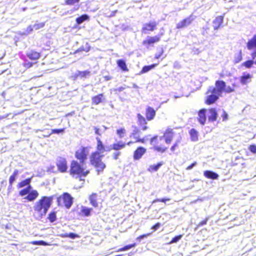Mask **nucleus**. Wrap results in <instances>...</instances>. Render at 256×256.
I'll list each match as a JSON object with an SVG mask.
<instances>
[{
	"label": "nucleus",
	"instance_id": "f257e3e1",
	"mask_svg": "<svg viewBox=\"0 0 256 256\" xmlns=\"http://www.w3.org/2000/svg\"><path fill=\"white\" fill-rule=\"evenodd\" d=\"M238 86L234 83L232 86H226V83L222 80H217L215 82V87H211L206 92L204 104L211 105L214 104L219 99L222 92L229 94L235 91Z\"/></svg>",
	"mask_w": 256,
	"mask_h": 256
},
{
	"label": "nucleus",
	"instance_id": "f03ea898",
	"mask_svg": "<svg viewBox=\"0 0 256 256\" xmlns=\"http://www.w3.org/2000/svg\"><path fill=\"white\" fill-rule=\"evenodd\" d=\"M174 134V128H168L164 131L163 136H154L150 140V144L153 146V150L158 152H165L168 150V147L164 145L162 142L163 138L165 142L169 144L172 142Z\"/></svg>",
	"mask_w": 256,
	"mask_h": 256
},
{
	"label": "nucleus",
	"instance_id": "7ed1b4c3",
	"mask_svg": "<svg viewBox=\"0 0 256 256\" xmlns=\"http://www.w3.org/2000/svg\"><path fill=\"white\" fill-rule=\"evenodd\" d=\"M54 196H42L34 206V214L38 218H42L46 214L51 206Z\"/></svg>",
	"mask_w": 256,
	"mask_h": 256
},
{
	"label": "nucleus",
	"instance_id": "20e7f679",
	"mask_svg": "<svg viewBox=\"0 0 256 256\" xmlns=\"http://www.w3.org/2000/svg\"><path fill=\"white\" fill-rule=\"evenodd\" d=\"M32 180V177L28 178L22 180L17 184V188H18L26 186V188L20 190L19 194L21 196L27 194L24 198L28 202H34L39 196L38 192L36 190H32V187L30 184Z\"/></svg>",
	"mask_w": 256,
	"mask_h": 256
},
{
	"label": "nucleus",
	"instance_id": "39448f33",
	"mask_svg": "<svg viewBox=\"0 0 256 256\" xmlns=\"http://www.w3.org/2000/svg\"><path fill=\"white\" fill-rule=\"evenodd\" d=\"M82 164L72 160L70 164V174L78 178L80 180H82V177H86L90 173V170L84 168Z\"/></svg>",
	"mask_w": 256,
	"mask_h": 256
},
{
	"label": "nucleus",
	"instance_id": "423d86ee",
	"mask_svg": "<svg viewBox=\"0 0 256 256\" xmlns=\"http://www.w3.org/2000/svg\"><path fill=\"white\" fill-rule=\"evenodd\" d=\"M156 115V110L152 107L148 106L146 109L145 116L144 117L140 114H137L138 124L142 130L148 128L147 120L150 121L154 119Z\"/></svg>",
	"mask_w": 256,
	"mask_h": 256
},
{
	"label": "nucleus",
	"instance_id": "0eeeda50",
	"mask_svg": "<svg viewBox=\"0 0 256 256\" xmlns=\"http://www.w3.org/2000/svg\"><path fill=\"white\" fill-rule=\"evenodd\" d=\"M103 154H99L98 152H92L90 156V164L96 168L98 174L102 173L106 168V164L102 162Z\"/></svg>",
	"mask_w": 256,
	"mask_h": 256
},
{
	"label": "nucleus",
	"instance_id": "6e6552de",
	"mask_svg": "<svg viewBox=\"0 0 256 256\" xmlns=\"http://www.w3.org/2000/svg\"><path fill=\"white\" fill-rule=\"evenodd\" d=\"M26 56L30 61L25 60L22 65L26 69H28L38 63L42 54L40 52L36 49H29L26 52Z\"/></svg>",
	"mask_w": 256,
	"mask_h": 256
},
{
	"label": "nucleus",
	"instance_id": "1a4fd4ad",
	"mask_svg": "<svg viewBox=\"0 0 256 256\" xmlns=\"http://www.w3.org/2000/svg\"><path fill=\"white\" fill-rule=\"evenodd\" d=\"M73 198L68 192H64L56 198L57 205L70 209L73 204Z\"/></svg>",
	"mask_w": 256,
	"mask_h": 256
},
{
	"label": "nucleus",
	"instance_id": "9d476101",
	"mask_svg": "<svg viewBox=\"0 0 256 256\" xmlns=\"http://www.w3.org/2000/svg\"><path fill=\"white\" fill-rule=\"evenodd\" d=\"M142 132L140 129L138 128L135 126L134 128L132 130V132L130 133V138L134 140V141H129L127 144L130 146L134 143H141L144 144L147 140V138L146 136L142 137L141 136Z\"/></svg>",
	"mask_w": 256,
	"mask_h": 256
},
{
	"label": "nucleus",
	"instance_id": "9b49d317",
	"mask_svg": "<svg viewBox=\"0 0 256 256\" xmlns=\"http://www.w3.org/2000/svg\"><path fill=\"white\" fill-rule=\"evenodd\" d=\"M164 35V33L160 32L154 36H148L146 38L142 41V44L147 48L150 47H153L155 44L158 43L160 41L161 38Z\"/></svg>",
	"mask_w": 256,
	"mask_h": 256
},
{
	"label": "nucleus",
	"instance_id": "f8f14e48",
	"mask_svg": "<svg viewBox=\"0 0 256 256\" xmlns=\"http://www.w3.org/2000/svg\"><path fill=\"white\" fill-rule=\"evenodd\" d=\"M88 154V148L82 146L80 149L75 152V158L80 160V163H84L87 160Z\"/></svg>",
	"mask_w": 256,
	"mask_h": 256
},
{
	"label": "nucleus",
	"instance_id": "ddd939ff",
	"mask_svg": "<svg viewBox=\"0 0 256 256\" xmlns=\"http://www.w3.org/2000/svg\"><path fill=\"white\" fill-rule=\"evenodd\" d=\"M246 47L248 50L252 52L250 56L252 60H254L256 58V34L248 41Z\"/></svg>",
	"mask_w": 256,
	"mask_h": 256
},
{
	"label": "nucleus",
	"instance_id": "4468645a",
	"mask_svg": "<svg viewBox=\"0 0 256 256\" xmlns=\"http://www.w3.org/2000/svg\"><path fill=\"white\" fill-rule=\"evenodd\" d=\"M58 170L60 172H65L68 170L67 161L66 158L59 157L56 161Z\"/></svg>",
	"mask_w": 256,
	"mask_h": 256
},
{
	"label": "nucleus",
	"instance_id": "2eb2a0df",
	"mask_svg": "<svg viewBox=\"0 0 256 256\" xmlns=\"http://www.w3.org/2000/svg\"><path fill=\"white\" fill-rule=\"evenodd\" d=\"M193 21L194 18H192L191 16L186 18L176 24V28L178 30L184 28L191 24Z\"/></svg>",
	"mask_w": 256,
	"mask_h": 256
},
{
	"label": "nucleus",
	"instance_id": "dca6fc26",
	"mask_svg": "<svg viewBox=\"0 0 256 256\" xmlns=\"http://www.w3.org/2000/svg\"><path fill=\"white\" fill-rule=\"evenodd\" d=\"M157 24L154 22H150L144 24L142 28V32L144 34H148L149 32H153L156 30Z\"/></svg>",
	"mask_w": 256,
	"mask_h": 256
},
{
	"label": "nucleus",
	"instance_id": "f3484780",
	"mask_svg": "<svg viewBox=\"0 0 256 256\" xmlns=\"http://www.w3.org/2000/svg\"><path fill=\"white\" fill-rule=\"evenodd\" d=\"M146 149L142 146H138L134 152L133 158L134 160H139L146 153Z\"/></svg>",
	"mask_w": 256,
	"mask_h": 256
},
{
	"label": "nucleus",
	"instance_id": "a211bd4d",
	"mask_svg": "<svg viewBox=\"0 0 256 256\" xmlns=\"http://www.w3.org/2000/svg\"><path fill=\"white\" fill-rule=\"evenodd\" d=\"M208 116L209 122H214L216 120L218 114L215 108H211L208 110Z\"/></svg>",
	"mask_w": 256,
	"mask_h": 256
},
{
	"label": "nucleus",
	"instance_id": "6ab92c4d",
	"mask_svg": "<svg viewBox=\"0 0 256 256\" xmlns=\"http://www.w3.org/2000/svg\"><path fill=\"white\" fill-rule=\"evenodd\" d=\"M206 108H202L198 110V120L200 124L204 125L206 124Z\"/></svg>",
	"mask_w": 256,
	"mask_h": 256
},
{
	"label": "nucleus",
	"instance_id": "aec40b11",
	"mask_svg": "<svg viewBox=\"0 0 256 256\" xmlns=\"http://www.w3.org/2000/svg\"><path fill=\"white\" fill-rule=\"evenodd\" d=\"M19 174V172L18 170H15L12 174L10 176L8 180V190L10 192L12 188V184L16 181L18 176Z\"/></svg>",
	"mask_w": 256,
	"mask_h": 256
},
{
	"label": "nucleus",
	"instance_id": "412c9836",
	"mask_svg": "<svg viewBox=\"0 0 256 256\" xmlns=\"http://www.w3.org/2000/svg\"><path fill=\"white\" fill-rule=\"evenodd\" d=\"M128 145L127 143L124 142L122 141H119L112 144L111 148H109L108 150L110 151L111 149L115 151L119 152L120 150L124 148L126 146Z\"/></svg>",
	"mask_w": 256,
	"mask_h": 256
},
{
	"label": "nucleus",
	"instance_id": "4be33fe9",
	"mask_svg": "<svg viewBox=\"0 0 256 256\" xmlns=\"http://www.w3.org/2000/svg\"><path fill=\"white\" fill-rule=\"evenodd\" d=\"M96 140L97 143L96 146V150L94 152H98L99 154H101L106 151L105 146L100 138L96 137Z\"/></svg>",
	"mask_w": 256,
	"mask_h": 256
},
{
	"label": "nucleus",
	"instance_id": "5701e85b",
	"mask_svg": "<svg viewBox=\"0 0 256 256\" xmlns=\"http://www.w3.org/2000/svg\"><path fill=\"white\" fill-rule=\"evenodd\" d=\"M224 20V16H216L212 21V26L214 30H217L220 28Z\"/></svg>",
	"mask_w": 256,
	"mask_h": 256
},
{
	"label": "nucleus",
	"instance_id": "b1692460",
	"mask_svg": "<svg viewBox=\"0 0 256 256\" xmlns=\"http://www.w3.org/2000/svg\"><path fill=\"white\" fill-rule=\"evenodd\" d=\"M104 95L103 94H98L92 98V104L94 105H98L103 102Z\"/></svg>",
	"mask_w": 256,
	"mask_h": 256
},
{
	"label": "nucleus",
	"instance_id": "393cba45",
	"mask_svg": "<svg viewBox=\"0 0 256 256\" xmlns=\"http://www.w3.org/2000/svg\"><path fill=\"white\" fill-rule=\"evenodd\" d=\"M252 76L250 74H245L244 73L240 78V81L241 84L244 85L248 84L252 78Z\"/></svg>",
	"mask_w": 256,
	"mask_h": 256
},
{
	"label": "nucleus",
	"instance_id": "a878e982",
	"mask_svg": "<svg viewBox=\"0 0 256 256\" xmlns=\"http://www.w3.org/2000/svg\"><path fill=\"white\" fill-rule=\"evenodd\" d=\"M90 74V72L89 70L78 71L76 74H75L72 76L74 80L80 78H86Z\"/></svg>",
	"mask_w": 256,
	"mask_h": 256
},
{
	"label": "nucleus",
	"instance_id": "bb28decb",
	"mask_svg": "<svg viewBox=\"0 0 256 256\" xmlns=\"http://www.w3.org/2000/svg\"><path fill=\"white\" fill-rule=\"evenodd\" d=\"M204 175L206 178L212 180H216L219 176L218 174L211 170L204 171Z\"/></svg>",
	"mask_w": 256,
	"mask_h": 256
},
{
	"label": "nucleus",
	"instance_id": "cd10ccee",
	"mask_svg": "<svg viewBox=\"0 0 256 256\" xmlns=\"http://www.w3.org/2000/svg\"><path fill=\"white\" fill-rule=\"evenodd\" d=\"M89 200L90 204L94 207L98 206V194L96 193L92 194L89 196Z\"/></svg>",
	"mask_w": 256,
	"mask_h": 256
},
{
	"label": "nucleus",
	"instance_id": "c85d7f7f",
	"mask_svg": "<svg viewBox=\"0 0 256 256\" xmlns=\"http://www.w3.org/2000/svg\"><path fill=\"white\" fill-rule=\"evenodd\" d=\"M116 64L118 68L123 72H127L128 71V68L124 60L119 59L117 60Z\"/></svg>",
	"mask_w": 256,
	"mask_h": 256
},
{
	"label": "nucleus",
	"instance_id": "c756f323",
	"mask_svg": "<svg viewBox=\"0 0 256 256\" xmlns=\"http://www.w3.org/2000/svg\"><path fill=\"white\" fill-rule=\"evenodd\" d=\"M92 209V208H87L86 206H82L80 212V214L84 216H90Z\"/></svg>",
	"mask_w": 256,
	"mask_h": 256
},
{
	"label": "nucleus",
	"instance_id": "7c9ffc66",
	"mask_svg": "<svg viewBox=\"0 0 256 256\" xmlns=\"http://www.w3.org/2000/svg\"><path fill=\"white\" fill-rule=\"evenodd\" d=\"M94 130L96 134L100 136L107 130V128L104 126H96L94 127Z\"/></svg>",
	"mask_w": 256,
	"mask_h": 256
},
{
	"label": "nucleus",
	"instance_id": "2f4dec72",
	"mask_svg": "<svg viewBox=\"0 0 256 256\" xmlns=\"http://www.w3.org/2000/svg\"><path fill=\"white\" fill-rule=\"evenodd\" d=\"M190 134L191 140L196 142L198 140V132L194 128H192L190 130Z\"/></svg>",
	"mask_w": 256,
	"mask_h": 256
},
{
	"label": "nucleus",
	"instance_id": "473e14b6",
	"mask_svg": "<svg viewBox=\"0 0 256 256\" xmlns=\"http://www.w3.org/2000/svg\"><path fill=\"white\" fill-rule=\"evenodd\" d=\"M157 65H158L157 64H154L150 66H143L140 72V74H144V73H146V72H149L152 69L155 68Z\"/></svg>",
	"mask_w": 256,
	"mask_h": 256
},
{
	"label": "nucleus",
	"instance_id": "72a5a7b5",
	"mask_svg": "<svg viewBox=\"0 0 256 256\" xmlns=\"http://www.w3.org/2000/svg\"><path fill=\"white\" fill-rule=\"evenodd\" d=\"M89 20V16L86 14H84L81 15L80 16L77 18L76 20V22L77 24H80L82 22H83L84 21L88 20Z\"/></svg>",
	"mask_w": 256,
	"mask_h": 256
},
{
	"label": "nucleus",
	"instance_id": "f704fd0d",
	"mask_svg": "<svg viewBox=\"0 0 256 256\" xmlns=\"http://www.w3.org/2000/svg\"><path fill=\"white\" fill-rule=\"evenodd\" d=\"M253 60H254L252 59L246 60L242 64V66H244L246 68H251L254 64H256V60L254 62Z\"/></svg>",
	"mask_w": 256,
	"mask_h": 256
},
{
	"label": "nucleus",
	"instance_id": "c9c22d12",
	"mask_svg": "<svg viewBox=\"0 0 256 256\" xmlns=\"http://www.w3.org/2000/svg\"><path fill=\"white\" fill-rule=\"evenodd\" d=\"M60 236L63 238H70L72 239H74L76 238H78L80 237L78 234L72 232H70L69 234H60Z\"/></svg>",
	"mask_w": 256,
	"mask_h": 256
},
{
	"label": "nucleus",
	"instance_id": "e433bc0d",
	"mask_svg": "<svg viewBox=\"0 0 256 256\" xmlns=\"http://www.w3.org/2000/svg\"><path fill=\"white\" fill-rule=\"evenodd\" d=\"M48 220L50 222H53L56 220V212L55 211H51L48 214Z\"/></svg>",
	"mask_w": 256,
	"mask_h": 256
},
{
	"label": "nucleus",
	"instance_id": "4c0bfd02",
	"mask_svg": "<svg viewBox=\"0 0 256 256\" xmlns=\"http://www.w3.org/2000/svg\"><path fill=\"white\" fill-rule=\"evenodd\" d=\"M162 165V164L161 162H158L156 164L150 165L148 168V170L150 172H156Z\"/></svg>",
	"mask_w": 256,
	"mask_h": 256
},
{
	"label": "nucleus",
	"instance_id": "58836bf2",
	"mask_svg": "<svg viewBox=\"0 0 256 256\" xmlns=\"http://www.w3.org/2000/svg\"><path fill=\"white\" fill-rule=\"evenodd\" d=\"M116 134L119 138H122L126 134V130L124 128H120L116 130Z\"/></svg>",
	"mask_w": 256,
	"mask_h": 256
},
{
	"label": "nucleus",
	"instance_id": "ea45409f",
	"mask_svg": "<svg viewBox=\"0 0 256 256\" xmlns=\"http://www.w3.org/2000/svg\"><path fill=\"white\" fill-rule=\"evenodd\" d=\"M242 60V54L241 50L239 51L236 56L234 58V63L236 64L240 62H241Z\"/></svg>",
	"mask_w": 256,
	"mask_h": 256
},
{
	"label": "nucleus",
	"instance_id": "a19ab883",
	"mask_svg": "<svg viewBox=\"0 0 256 256\" xmlns=\"http://www.w3.org/2000/svg\"><path fill=\"white\" fill-rule=\"evenodd\" d=\"M136 246V243L128 244V245L124 246L122 248H119L118 250H116V252H119L126 251V250H130V249Z\"/></svg>",
	"mask_w": 256,
	"mask_h": 256
},
{
	"label": "nucleus",
	"instance_id": "79ce46f5",
	"mask_svg": "<svg viewBox=\"0 0 256 256\" xmlns=\"http://www.w3.org/2000/svg\"><path fill=\"white\" fill-rule=\"evenodd\" d=\"M30 243L34 245L47 246L48 244L46 242L42 240L32 241L30 242Z\"/></svg>",
	"mask_w": 256,
	"mask_h": 256
},
{
	"label": "nucleus",
	"instance_id": "37998d69",
	"mask_svg": "<svg viewBox=\"0 0 256 256\" xmlns=\"http://www.w3.org/2000/svg\"><path fill=\"white\" fill-rule=\"evenodd\" d=\"M182 237V234H180L174 237L172 240L168 242L169 244H172L173 243L177 242L178 240H180L181 238Z\"/></svg>",
	"mask_w": 256,
	"mask_h": 256
},
{
	"label": "nucleus",
	"instance_id": "c03bdc74",
	"mask_svg": "<svg viewBox=\"0 0 256 256\" xmlns=\"http://www.w3.org/2000/svg\"><path fill=\"white\" fill-rule=\"evenodd\" d=\"M44 26V22L36 23L33 25V27L34 30H38L43 28Z\"/></svg>",
	"mask_w": 256,
	"mask_h": 256
},
{
	"label": "nucleus",
	"instance_id": "a18cd8bd",
	"mask_svg": "<svg viewBox=\"0 0 256 256\" xmlns=\"http://www.w3.org/2000/svg\"><path fill=\"white\" fill-rule=\"evenodd\" d=\"M164 50L162 48H161L160 50L154 55V58L156 60L160 58L164 54Z\"/></svg>",
	"mask_w": 256,
	"mask_h": 256
},
{
	"label": "nucleus",
	"instance_id": "49530a36",
	"mask_svg": "<svg viewBox=\"0 0 256 256\" xmlns=\"http://www.w3.org/2000/svg\"><path fill=\"white\" fill-rule=\"evenodd\" d=\"M170 200V198H156L152 201V203L156 202H162L165 203L166 202Z\"/></svg>",
	"mask_w": 256,
	"mask_h": 256
},
{
	"label": "nucleus",
	"instance_id": "de8ad7c7",
	"mask_svg": "<svg viewBox=\"0 0 256 256\" xmlns=\"http://www.w3.org/2000/svg\"><path fill=\"white\" fill-rule=\"evenodd\" d=\"M79 1L80 0H66L64 3L66 5L72 6L76 3H78Z\"/></svg>",
	"mask_w": 256,
	"mask_h": 256
},
{
	"label": "nucleus",
	"instance_id": "09e8293b",
	"mask_svg": "<svg viewBox=\"0 0 256 256\" xmlns=\"http://www.w3.org/2000/svg\"><path fill=\"white\" fill-rule=\"evenodd\" d=\"M180 140H177L175 142L172 144V146L170 148V150L172 152H174V151L176 150V149L178 146V144H179Z\"/></svg>",
	"mask_w": 256,
	"mask_h": 256
},
{
	"label": "nucleus",
	"instance_id": "8fccbe9b",
	"mask_svg": "<svg viewBox=\"0 0 256 256\" xmlns=\"http://www.w3.org/2000/svg\"><path fill=\"white\" fill-rule=\"evenodd\" d=\"M248 150L252 154H256V146L255 144H250L248 147Z\"/></svg>",
	"mask_w": 256,
	"mask_h": 256
},
{
	"label": "nucleus",
	"instance_id": "3c124183",
	"mask_svg": "<svg viewBox=\"0 0 256 256\" xmlns=\"http://www.w3.org/2000/svg\"><path fill=\"white\" fill-rule=\"evenodd\" d=\"M64 131V128L60 129H53L52 130L51 134H57L62 133Z\"/></svg>",
	"mask_w": 256,
	"mask_h": 256
},
{
	"label": "nucleus",
	"instance_id": "603ef678",
	"mask_svg": "<svg viewBox=\"0 0 256 256\" xmlns=\"http://www.w3.org/2000/svg\"><path fill=\"white\" fill-rule=\"evenodd\" d=\"M121 155V152H114L112 154V158L114 160H118L120 156Z\"/></svg>",
	"mask_w": 256,
	"mask_h": 256
},
{
	"label": "nucleus",
	"instance_id": "864d4df0",
	"mask_svg": "<svg viewBox=\"0 0 256 256\" xmlns=\"http://www.w3.org/2000/svg\"><path fill=\"white\" fill-rule=\"evenodd\" d=\"M208 218H204V220H202L200 221L197 225V226L198 227H200V226H202L204 225H205L207 222H208Z\"/></svg>",
	"mask_w": 256,
	"mask_h": 256
},
{
	"label": "nucleus",
	"instance_id": "5fc2aeb1",
	"mask_svg": "<svg viewBox=\"0 0 256 256\" xmlns=\"http://www.w3.org/2000/svg\"><path fill=\"white\" fill-rule=\"evenodd\" d=\"M161 224L160 222H157L155 224L152 226L151 228L152 229L154 230V231H156L158 230L161 226Z\"/></svg>",
	"mask_w": 256,
	"mask_h": 256
},
{
	"label": "nucleus",
	"instance_id": "6e6d98bb",
	"mask_svg": "<svg viewBox=\"0 0 256 256\" xmlns=\"http://www.w3.org/2000/svg\"><path fill=\"white\" fill-rule=\"evenodd\" d=\"M34 29V28L33 27V26L30 25L26 28V32L27 34H30L33 31Z\"/></svg>",
	"mask_w": 256,
	"mask_h": 256
},
{
	"label": "nucleus",
	"instance_id": "4d7b16f0",
	"mask_svg": "<svg viewBox=\"0 0 256 256\" xmlns=\"http://www.w3.org/2000/svg\"><path fill=\"white\" fill-rule=\"evenodd\" d=\"M222 118L223 121H226V120H228V116L225 110H223L222 114Z\"/></svg>",
	"mask_w": 256,
	"mask_h": 256
},
{
	"label": "nucleus",
	"instance_id": "13d9d810",
	"mask_svg": "<svg viewBox=\"0 0 256 256\" xmlns=\"http://www.w3.org/2000/svg\"><path fill=\"white\" fill-rule=\"evenodd\" d=\"M150 233H148V234H142V235H140V236H138V238H137V239L138 240H142L144 238H146L147 236H150Z\"/></svg>",
	"mask_w": 256,
	"mask_h": 256
},
{
	"label": "nucleus",
	"instance_id": "bf43d9fd",
	"mask_svg": "<svg viewBox=\"0 0 256 256\" xmlns=\"http://www.w3.org/2000/svg\"><path fill=\"white\" fill-rule=\"evenodd\" d=\"M196 164V162H194L188 166L186 168V170H190L193 168L194 166H195Z\"/></svg>",
	"mask_w": 256,
	"mask_h": 256
},
{
	"label": "nucleus",
	"instance_id": "052dcab7",
	"mask_svg": "<svg viewBox=\"0 0 256 256\" xmlns=\"http://www.w3.org/2000/svg\"><path fill=\"white\" fill-rule=\"evenodd\" d=\"M118 10H114L108 16L109 17H112V16H114L116 13L117 12Z\"/></svg>",
	"mask_w": 256,
	"mask_h": 256
},
{
	"label": "nucleus",
	"instance_id": "680f3d73",
	"mask_svg": "<svg viewBox=\"0 0 256 256\" xmlns=\"http://www.w3.org/2000/svg\"><path fill=\"white\" fill-rule=\"evenodd\" d=\"M104 78L105 80H110L112 78V77H110V76H104Z\"/></svg>",
	"mask_w": 256,
	"mask_h": 256
},
{
	"label": "nucleus",
	"instance_id": "e2e57ef3",
	"mask_svg": "<svg viewBox=\"0 0 256 256\" xmlns=\"http://www.w3.org/2000/svg\"><path fill=\"white\" fill-rule=\"evenodd\" d=\"M202 29L204 30V32H203L202 34H204V32H206V33L207 32V30H208V28H203Z\"/></svg>",
	"mask_w": 256,
	"mask_h": 256
},
{
	"label": "nucleus",
	"instance_id": "0e129e2a",
	"mask_svg": "<svg viewBox=\"0 0 256 256\" xmlns=\"http://www.w3.org/2000/svg\"><path fill=\"white\" fill-rule=\"evenodd\" d=\"M84 49H78L76 50L74 52V54H76L77 52H80L81 51H82Z\"/></svg>",
	"mask_w": 256,
	"mask_h": 256
},
{
	"label": "nucleus",
	"instance_id": "69168bd1",
	"mask_svg": "<svg viewBox=\"0 0 256 256\" xmlns=\"http://www.w3.org/2000/svg\"><path fill=\"white\" fill-rule=\"evenodd\" d=\"M224 76H225V75L224 74H222V73L220 74V78H224Z\"/></svg>",
	"mask_w": 256,
	"mask_h": 256
},
{
	"label": "nucleus",
	"instance_id": "338daca9",
	"mask_svg": "<svg viewBox=\"0 0 256 256\" xmlns=\"http://www.w3.org/2000/svg\"><path fill=\"white\" fill-rule=\"evenodd\" d=\"M133 88H139V87L136 84H133Z\"/></svg>",
	"mask_w": 256,
	"mask_h": 256
},
{
	"label": "nucleus",
	"instance_id": "774afa93",
	"mask_svg": "<svg viewBox=\"0 0 256 256\" xmlns=\"http://www.w3.org/2000/svg\"><path fill=\"white\" fill-rule=\"evenodd\" d=\"M124 89V88L120 87L119 88V90L120 91V90H123Z\"/></svg>",
	"mask_w": 256,
	"mask_h": 256
}]
</instances>
